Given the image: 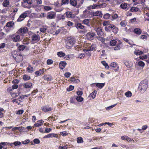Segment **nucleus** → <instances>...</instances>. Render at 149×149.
<instances>
[{"mask_svg":"<svg viewBox=\"0 0 149 149\" xmlns=\"http://www.w3.org/2000/svg\"><path fill=\"white\" fill-rule=\"evenodd\" d=\"M12 55L17 62H21L23 60V57L19 52L14 51L12 53Z\"/></svg>","mask_w":149,"mask_h":149,"instance_id":"1","label":"nucleus"},{"mask_svg":"<svg viewBox=\"0 0 149 149\" xmlns=\"http://www.w3.org/2000/svg\"><path fill=\"white\" fill-rule=\"evenodd\" d=\"M148 86V81L144 80L141 81L139 84L138 88L141 91V92L143 93L146 90Z\"/></svg>","mask_w":149,"mask_h":149,"instance_id":"2","label":"nucleus"},{"mask_svg":"<svg viewBox=\"0 0 149 149\" xmlns=\"http://www.w3.org/2000/svg\"><path fill=\"white\" fill-rule=\"evenodd\" d=\"M75 42V41L74 38L68 37L66 40V47L68 49L71 48Z\"/></svg>","mask_w":149,"mask_h":149,"instance_id":"3","label":"nucleus"},{"mask_svg":"<svg viewBox=\"0 0 149 149\" xmlns=\"http://www.w3.org/2000/svg\"><path fill=\"white\" fill-rule=\"evenodd\" d=\"M9 38L12 40L14 42H17L20 41V38L19 35L14 34L9 36Z\"/></svg>","mask_w":149,"mask_h":149,"instance_id":"4","label":"nucleus"},{"mask_svg":"<svg viewBox=\"0 0 149 149\" xmlns=\"http://www.w3.org/2000/svg\"><path fill=\"white\" fill-rule=\"evenodd\" d=\"M28 11H26L22 14L18 18L17 21L18 22H21L25 18L28 16Z\"/></svg>","mask_w":149,"mask_h":149,"instance_id":"5","label":"nucleus"},{"mask_svg":"<svg viewBox=\"0 0 149 149\" xmlns=\"http://www.w3.org/2000/svg\"><path fill=\"white\" fill-rule=\"evenodd\" d=\"M103 4V3L101 4H96L93 5H90L87 7V8L88 10H90L91 9H98L99 8H102Z\"/></svg>","mask_w":149,"mask_h":149,"instance_id":"6","label":"nucleus"},{"mask_svg":"<svg viewBox=\"0 0 149 149\" xmlns=\"http://www.w3.org/2000/svg\"><path fill=\"white\" fill-rule=\"evenodd\" d=\"M40 39L39 35L34 34L31 36V42L33 43H36L40 40Z\"/></svg>","mask_w":149,"mask_h":149,"instance_id":"7","label":"nucleus"},{"mask_svg":"<svg viewBox=\"0 0 149 149\" xmlns=\"http://www.w3.org/2000/svg\"><path fill=\"white\" fill-rule=\"evenodd\" d=\"M52 108L49 105H45L41 107V110L45 112H49L52 111Z\"/></svg>","mask_w":149,"mask_h":149,"instance_id":"8","label":"nucleus"},{"mask_svg":"<svg viewBox=\"0 0 149 149\" xmlns=\"http://www.w3.org/2000/svg\"><path fill=\"white\" fill-rule=\"evenodd\" d=\"M56 17V14L54 12H49L47 13L46 18L47 19H52Z\"/></svg>","mask_w":149,"mask_h":149,"instance_id":"9","label":"nucleus"},{"mask_svg":"<svg viewBox=\"0 0 149 149\" xmlns=\"http://www.w3.org/2000/svg\"><path fill=\"white\" fill-rule=\"evenodd\" d=\"M28 31V29L27 27H24L20 28L17 32L18 33H25Z\"/></svg>","mask_w":149,"mask_h":149,"instance_id":"10","label":"nucleus"},{"mask_svg":"<svg viewBox=\"0 0 149 149\" xmlns=\"http://www.w3.org/2000/svg\"><path fill=\"white\" fill-rule=\"evenodd\" d=\"M96 35V34L92 32H89L86 35V36L88 39H91V38L94 37Z\"/></svg>","mask_w":149,"mask_h":149,"instance_id":"11","label":"nucleus"},{"mask_svg":"<svg viewBox=\"0 0 149 149\" xmlns=\"http://www.w3.org/2000/svg\"><path fill=\"white\" fill-rule=\"evenodd\" d=\"M92 15L94 16H99L100 17H102L103 14L101 11H97L92 13Z\"/></svg>","mask_w":149,"mask_h":149,"instance_id":"12","label":"nucleus"},{"mask_svg":"<svg viewBox=\"0 0 149 149\" xmlns=\"http://www.w3.org/2000/svg\"><path fill=\"white\" fill-rule=\"evenodd\" d=\"M45 69L43 68L42 69H40L36 71L35 74L36 76H40L43 74L45 72Z\"/></svg>","mask_w":149,"mask_h":149,"instance_id":"13","label":"nucleus"},{"mask_svg":"<svg viewBox=\"0 0 149 149\" xmlns=\"http://www.w3.org/2000/svg\"><path fill=\"white\" fill-rule=\"evenodd\" d=\"M43 78L44 80L47 81H50L52 79V76L49 74L45 75Z\"/></svg>","mask_w":149,"mask_h":149,"instance_id":"14","label":"nucleus"},{"mask_svg":"<svg viewBox=\"0 0 149 149\" xmlns=\"http://www.w3.org/2000/svg\"><path fill=\"white\" fill-rule=\"evenodd\" d=\"M129 5L127 3H122L120 6V7L122 9L125 10H127L129 8Z\"/></svg>","mask_w":149,"mask_h":149,"instance_id":"15","label":"nucleus"},{"mask_svg":"<svg viewBox=\"0 0 149 149\" xmlns=\"http://www.w3.org/2000/svg\"><path fill=\"white\" fill-rule=\"evenodd\" d=\"M74 26L77 29H82L84 27V26L83 25L81 24L78 22L75 23Z\"/></svg>","mask_w":149,"mask_h":149,"instance_id":"16","label":"nucleus"},{"mask_svg":"<svg viewBox=\"0 0 149 149\" xmlns=\"http://www.w3.org/2000/svg\"><path fill=\"white\" fill-rule=\"evenodd\" d=\"M95 30L96 31L99 36H101V34L103 33L102 29L100 28H95Z\"/></svg>","mask_w":149,"mask_h":149,"instance_id":"17","label":"nucleus"},{"mask_svg":"<svg viewBox=\"0 0 149 149\" xmlns=\"http://www.w3.org/2000/svg\"><path fill=\"white\" fill-rule=\"evenodd\" d=\"M37 123H35L34 124V126L35 127H39V126L42 125L44 122V121L42 120H39Z\"/></svg>","mask_w":149,"mask_h":149,"instance_id":"18","label":"nucleus"},{"mask_svg":"<svg viewBox=\"0 0 149 149\" xmlns=\"http://www.w3.org/2000/svg\"><path fill=\"white\" fill-rule=\"evenodd\" d=\"M32 85V84L31 82H27L24 84L23 86L25 88H31Z\"/></svg>","mask_w":149,"mask_h":149,"instance_id":"19","label":"nucleus"},{"mask_svg":"<svg viewBox=\"0 0 149 149\" xmlns=\"http://www.w3.org/2000/svg\"><path fill=\"white\" fill-rule=\"evenodd\" d=\"M96 47L95 45V44H93L91 46L89 47L87 49H86V51H93L95 49Z\"/></svg>","mask_w":149,"mask_h":149,"instance_id":"20","label":"nucleus"},{"mask_svg":"<svg viewBox=\"0 0 149 149\" xmlns=\"http://www.w3.org/2000/svg\"><path fill=\"white\" fill-rule=\"evenodd\" d=\"M59 68L61 70H63L65 67V61H61L59 64Z\"/></svg>","mask_w":149,"mask_h":149,"instance_id":"21","label":"nucleus"},{"mask_svg":"<svg viewBox=\"0 0 149 149\" xmlns=\"http://www.w3.org/2000/svg\"><path fill=\"white\" fill-rule=\"evenodd\" d=\"M77 0H70V4L73 6L75 7L77 5Z\"/></svg>","mask_w":149,"mask_h":149,"instance_id":"22","label":"nucleus"},{"mask_svg":"<svg viewBox=\"0 0 149 149\" xmlns=\"http://www.w3.org/2000/svg\"><path fill=\"white\" fill-rule=\"evenodd\" d=\"M26 70L28 72L30 73H32L34 71L33 67L31 65L29 66L26 68Z\"/></svg>","mask_w":149,"mask_h":149,"instance_id":"23","label":"nucleus"},{"mask_svg":"<svg viewBox=\"0 0 149 149\" xmlns=\"http://www.w3.org/2000/svg\"><path fill=\"white\" fill-rule=\"evenodd\" d=\"M10 4V2L8 0H5L2 3L3 7H7Z\"/></svg>","mask_w":149,"mask_h":149,"instance_id":"24","label":"nucleus"},{"mask_svg":"<svg viewBox=\"0 0 149 149\" xmlns=\"http://www.w3.org/2000/svg\"><path fill=\"white\" fill-rule=\"evenodd\" d=\"M66 15L67 17L73 18L74 16L72 15V13L70 12H66Z\"/></svg>","mask_w":149,"mask_h":149,"instance_id":"25","label":"nucleus"},{"mask_svg":"<svg viewBox=\"0 0 149 149\" xmlns=\"http://www.w3.org/2000/svg\"><path fill=\"white\" fill-rule=\"evenodd\" d=\"M134 32L135 33L138 35H140L141 33V31L139 28H135L134 29Z\"/></svg>","mask_w":149,"mask_h":149,"instance_id":"26","label":"nucleus"},{"mask_svg":"<svg viewBox=\"0 0 149 149\" xmlns=\"http://www.w3.org/2000/svg\"><path fill=\"white\" fill-rule=\"evenodd\" d=\"M31 78L30 76L27 74H25L23 75V79L25 81H27L29 80Z\"/></svg>","mask_w":149,"mask_h":149,"instance_id":"27","label":"nucleus"},{"mask_svg":"<svg viewBox=\"0 0 149 149\" xmlns=\"http://www.w3.org/2000/svg\"><path fill=\"white\" fill-rule=\"evenodd\" d=\"M57 55L60 57H63L65 56V54L62 52H57Z\"/></svg>","mask_w":149,"mask_h":149,"instance_id":"28","label":"nucleus"},{"mask_svg":"<svg viewBox=\"0 0 149 149\" xmlns=\"http://www.w3.org/2000/svg\"><path fill=\"white\" fill-rule=\"evenodd\" d=\"M96 85L97 87L100 88H102L104 86L105 83H96Z\"/></svg>","mask_w":149,"mask_h":149,"instance_id":"29","label":"nucleus"},{"mask_svg":"<svg viewBox=\"0 0 149 149\" xmlns=\"http://www.w3.org/2000/svg\"><path fill=\"white\" fill-rule=\"evenodd\" d=\"M14 24L13 22H8L6 24V26L8 27L11 28L13 26Z\"/></svg>","mask_w":149,"mask_h":149,"instance_id":"30","label":"nucleus"},{"mask_svg":"<svg viewBox=\"0 0 149 149\" xmlns=\"http://www.w3.org/2000/svg\"><path fill=\"white\" fill-rule=\"evenodd\" d=\"M67 58L66 59V60L70 59H72L74 57V54H70L66 55Z\"/></svg>","mask_w":149,"mask_h":149,"instance_id":"31","label":"nucleus"},{"mask_svg":"<svg viewBox=\"0 0 149 149\" xmlns=\"http://www.w3.org/2000/svg\"><path fill=\"white\" fill-rule=\"evenodd\" d=\"M47 30V28L46 26H42L40 29V31L42 33H45Z\"/></svg>","mask_w":149,"mask_h":149,"instance_id":"32","label":"nucleus"},{"mask_svg":"<svg viewBox=\"0 0 149 149\" xmlns=\"http://www.w3.org/2000/svg\"><path fill=\"white\" fill-rule=\"evenodd\" d=\"M90 19H86L83 20V23L85 24L89 25Z\"/></svg>","mask_w":149,"mask_h":149,"instance_id":"33","label":"nucleus"},{"mask_svg":"<svg viewBox=\"0 0 149 149\" xmlns=\"http://www.w3.org/2000/svg\"><path fill=\"white\" fill-rule=\"evenodd\" d=\"M139 8L136 7H133L131 8L130 11L131 12H134L135 11H137Z\"/></svg>","mask_w":149,"mask_h":149,"instance_id":"34","label":"nucleus"},{"mask_svg":"<svg viewBox=\"0 0 149 149\" xmlns=\"http://www.w3.org/2000/svg\"><path fill=\"white\" fill-rule=\"evenodd\" d=\"M77 141L78 143H81L83 142L82 138L81 137H79L77 138Z\"/></svg>","mask_w":149,"mask_h":149,"instance_id":"35","label":"nucleus"},{"mask_svg":"<svg viewBox=\"0 0 149 149\" xmlns=\"http://www.w3.org/2000/svg\"><path fill=\"white\" fill-rule=\"evenodd\" d=\"M116 41L114 40H111L110 42V45L111 46H114L116 44Z\"/></svg>","mask_w":149,"mask_h":149,"instance_id":"36","label":"nucleus"},{"mask_svg":"<svg viewBox=\"0 0 149 149\" xmlns=\"http://www.w3.org/2000/svg\"><path fill=\"white\" fill-rule=\"evenodd\" d=\"M110 15L109 13H106L104 15L103 18L105 19H108L109 18Z\"/></svg>","mask_w":149,"mask_h":149,"instance_id":"37","label":"nucleus"},{"mask_svg":"<svg viewBox=\"0 0 149 149\" xmlns=\"http://www.w3.org/2000/svg\"><path fill=\"white\" fill-rule=\"evenodd\" d=\"M53 63V61L51 59H47V65H50L52 64Z\"/></svg>","mask_w":149,"mask_h":149,"instance_id":"38","label":"nucleus"},{"mask_svg":"<svg viewBox=\"0 0 149 149\" xmlns=\"http://www.w3.org/2000/svg\"><path fill=\"white\" fill-rule=\"evenodd\" d=\"M25 46L23 45H20L18 47V49L19 51H23L25 49Z\"/></svg>","mask_w":149,"mask_h":149,"instance_id":"39","label":"nucleus"},{"mask_svg":"<svg viewBox=\"0 0 149 149\" xmlns=\"http://www.w3.org/2000/svg\"><path fill=\"white\" fill-rule=\"evenodd\" d=\"M77 101L78 102H81L83 100V98L80 96H78L76 97Z\"/></svg>","mask_w":149,"mask_h":149,"instance_id":"40","label":"nucleus"},{"mask_svg":"<svg viewBox=\"0 0 149 149\" xmlns=\"http://www.w3.org/2000/svg\"><path fill=\"white\" fill-rule=\"evenodd\" d=\"M102 64L105 66V68L108 69L109 68V66L104 61H102Z\"/></svg>","mask_w":149,"mask_h":149,"instance_id":"41","label":"nucleus"},{"mask_svg":"<svg viewBox=\"0 0 149 149\" xmlns=\"http://www.w3.org/2000/svg\"><path fill=\"white\" fill-rule=\"evenodd\" d=\"M102 24L104 26H108L109 24V22L108 21H104L103 22Z\"/></svg>","mask_w":149,"mask_h":149,"instance_id":"42","label":"nucleus"},{"mask_svg":"<svg viewBox=\"0 0 149 149\" xmlns=\"http://www.w3.org/2000/svg\"><path fill=\"white\" fill-rule=\"evenodd\" d=\"M10 94L12 97L15 98L17 97L19 95H17V93H10Z\"/></svg>","mask_w":149,"mask_h":149,"instance_id":"43","label":"nucleus"},{"mask_svg":"<svg viewBox=\"0 0 149 149\" xmlns=\"http://www.w3.org/2000/svg\"><path fill=\"white\" fill-rule=\"evenodd\" d=\"M125 95L127 97H130L132 96V93L131 92L128 91L126 92Z\"/></svg>","mask_w":149,"mask_h":149,"instance_id":"44","label":"nucleus"},{"mask_svg":"<svg viewBox=\"0 0 149 149\" xmlns=\"http://www.w3.org/2000/svg\"><path fill=\"white\" fill-rule=\"evenodd\" d=\"M44 8L45 10H49L52 9V8L48 6H45L44 7Z\"/></svg>","mask_w":149,"mask_h":149,"instance_id":"45","label":"nucleus"},{"mask_svg":"<svg viewBox=\"0 0 149 149\" xmlns=\"http://www.w3.org/2000/svg\"><path fill=\"white\" fill-rule=\"evenodd\" d=\"M74 88V86L72 85H70L69 88L67 89L68 91H70L73 90Z\"/></svg>","mask_w":149,"mask_h":149,"instance_id":"46","label":"nucleus"},{"mask_svg":"<svg viewBox=\"0 0 149 149\" xmlns=\"http://www.w3.org/2000/svg\"><path fill=\"white\" fill-rule=\"evenodd\" d=\"M2 145L3 146V149H7L8 146L6 144V142H2Z\"/></svg>","mask_w":149,"mask_h":149,"instance_id":"47","label":"nucleus"},{"mask_svg":"<svg viewBox=\"0 0 149 149\" xmlns=\"http://www.w3.org/2000/svg\"><path fill=\"white\" fill-rule=\"evenodd\" d=\"M65 17L63 15H59L58 17V20H64L65 19Z\"/></svg>","mask_w":149,"mask_h":149,"instance_id":"48","label":"nucleus"},{"mask_svg":"<svg viewBox=\"0 0 149 149\" xmlns=\"http://www.w3.org/2000/svg\"><path fill=\"white\" fill-rule=\"evenodd\" d=\"M31 95L30 94L27 95H23L20 96V97L21 99H24L25 97H28L30 96Z\"/></svg>","mask_w":149,"mask_h":149,"instance_id":"49","label":"nucleus"},{"mask_svg":"<svg viewBox=\"0 0 149 149\" xmlns=\"http://www.w3.org/2000/svg\"><path fill=\"white\" fill-rule=\"evenodd\" d=\"M24 3H26L29 4H31L32 3V1L31 0H23Z\"/></svg>","mask_w":149,"mask_h":149,"instance_id":"50","label":"nucleus"},{"mask_svg":"<svg viewBox=\"0 0 149 149\" xmlns=\"http://www.w3.org/2000/svg\"><path fill=\"white\" fill-rule=\"evenodd\" d=\"M113 30V31L115 33H117L118 32V28L117 27H116L115 26V28H114L113 29H112Z\"/></svg>","mask_w":149,"mask_h":149,"instance_id":"51","label":"nucleus"},{"mask_svg":"<svg viewBox=\"0 0 149 149\" xmlns=\"http://www.w3.org/2000/svg\"><path fill=\"white\" fill-rule=\"evenodd\" d=\"M13 144L15 146H16L20 145L21 144V143L19 141H16L14 142L13 143Z\"/></svg>","mask_w":149,"mask_h":149,"instance_id":"52","label":"nucleus"},{"mask_svg":"<svg viewBox=\"0 0 149 149\" xmlns=\"http://www.w3.org/2000/svg\"><path fill=\"white\" fill-rule=\"evenodd\" d=\"M33 142L35 144H38L40 143V141L38 139H35L33 140Z\"/></svg>","mask_w":149,"mask_h":149,"instance_id":"53","label":"nucleus"},{"mask_svg":"<svg viewBox=\"0 0 149 149\" xmlns=\"http://www.w3.org/2000/svg\"><path fill=\"white\" fill-rule=\"evenodd\" d=\"M22 142L23 144H26L30 142V141L29 139H26L24 141H22Z\"/></svg>","mask_w":149,"mask_h":149,"instance_id":"54","label":"nucleus"},{"mask_svg":"<svg viewBox=\"0 0 149 149\" xmlns=\"http://www.w3.org/2000/svg\"><path fill=\"white\" fill-rule=\"evenodd\" d=\"M138 65L139 66L142 67H143L145 65V63L142 61H140L138 62Z\"/></svg>","mask_w":149,"mask_h":149,"instance_id":"55","label":"nucleus"},{"mask_svg":"<svg viewBox=\"0 0 149 149\" xmlns=\"http://www.w3.org/2000/svg\"><path fill=\"white\" fill-rule=\"evenodd\" d=\"M116 105V104H115L114 105H111L109 107H108L106 108V110H109L110 109L112 108L113 107H114Z\"/></svg>","mask_w":149,"mask_h":149,"instance_id":"56","label":"nucleus"},{"mask_svg":"<svg viewBox=\"0 0 149 149\" xmlns=\"http://www.w3.org/2000/svg\"><path fill=\"white\" fill-rule=\"evenodd\" d=\"M51 130L52 129L51 128L47 127L46 128L45 131L44 132L47 133H49L51 131Z\"/></svg>","mask_w":149,"mask_h":149,"instance_id":"57","label":"nucleus"},{"mask_svg":"<svg viewBox=\"0 0 149 149\" xmlns=\"http://www.w3.org/2000/svg\"><path fill=\"white\" fill-rule=\"evenodd\" d=\"M18 87V86L17 84H14L12 86V88L13 89H17Z\"/></svg>","mask_w":149,"mask_h":149,"instance_id":"58","label":"nucleus"},{"mask_svg":"<svg viewBox=\"0 0 149 149\" xmlns=\"http://www.w3.org/2000/svg\"><path fill=\"white\" fill-rule=\"evenodd\" d=\"M92 96L93 99H94L96 95V93L95 92V91L93 92L90 94Z\"/></svg>","mask_w":149,"mask_h":149,"instance_id":"59","label":"nucleus"},{"mask_svg":"<svg viewBox=\"0 0 149 149\" xmlns=\"http://www.w3.org/2000/svg\"><path fill=\"white\" fill-rule=\"evenodd\" d=\"M24 110H19L17 112V114L20 115L21 114L23 113Z\"/></svg>","mask_w":149,"mask_h":149,"instance_id":"60","label":"nucleus"},{"mask_svg":"<svg viewBox=\"0 0 149 149\" xmlns=\"http://www.w3.org/2000/svg\"><path fill=\"white\" fill-rule=\"evenodd\" d=\"M120 24L122 26L125 27L126 25V24L125 21H122L120 23Z\"/></svg>","mask_w":149,"mask_h":149,"instance_id":"61","label":"nucleus"},{"mask_svg":"<svg viewBox=\"0 0 149 149\" xmlns=\"http://www.w3.org/2000/svg\"><path fill=\"white\" fill-rule=\"evenodd\" d=\"M111 66L112 67L115 68L117 66V65L116 63L114 62L112 63L111 64Z\"/></svg>","mask_w":149,"mask_h":149,"instance_id":"62","label":"nucleus"},{"mask_svg":"<svg viewBox=\"0 0 149 149\" xmlns=\"http://www.w3.org/2000/svg\"><path fill=\"white\" fill-rule=\"evenodd\" d=\"M108 26V27H109V29H110V28H111V29H113L114 28H115V25H114L113 24H110Z\"/></svg>","mask_w":149,"mask_h":149,"instance_id":"63","label":"nucleus"},{"mask_svg":"<svg viewBox=\"0 0 149 149\" xmlns=\"http://www.w3.org/2000/svg\"><path fill=\"white\" fill-rule=\"evenodd\" d=\"M58 149H65V146H63L61 144L58 148Z\"/></svg>","mask_w":149,"mask_h":149,"instance_id":"64","label":"nucleus"}]
</instances>
